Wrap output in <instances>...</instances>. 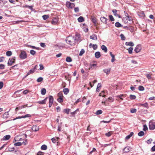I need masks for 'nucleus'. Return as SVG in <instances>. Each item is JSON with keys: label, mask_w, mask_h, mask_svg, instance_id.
Returning <instances> with one entry per match:
<instances>
[{"label": "nucleus", "mask_w": 155, "mask_h": 155, "mask_svg": "<svg viewBox=\"0 0 155 155\" xmlns=\"http://www.w3.org/2000/svg\"><path fill=\"white\" fill-rule=\"evenodd\" d=\"M66 41L68 44L72 46L74 45L76 43L72 36L68 37L66 38Z\"/></svg>", "instance_id": "obj_1"}, {"label": "nucleus", "mask_w": 155, "mask_h": 155, "mask_svg": "<svg viewBox=\"0 0 155 155\" xmlns=\"http://www.w3.org/2000/svg\"><path fill=\"white\" fill-rule=\"evenodd\" d=\"M72 36L73 37L74 39L75 40L76 42L78 41H81V40L80 38V35L78 33H76L75 35Z\"/></svg>", "instance_id": "obj_2"}, {"label": "nucleus", "mask_w": 155, "mask_h": 155, "mask_svg": "<svg viewBox=\"0 0 155 155\" xmlns=\"http://www.w3.org/2000/svg\"><path fill=\"white\" fill-rule=\"evenodd\" d=\"M27 55L26 52L25 51H21L20 55V58L21 59H25L27 58Z\"/></svg>", "instance_id": "obj_3"}, {"label": "nucleus", "mask_w": 155, "mask_h": 155, "mask_svg": "<svg viewBox=\"0 0 155 155\" xmlns=\"http://www.w3.org/2000/svg\"><path fill=\"white\" fill-rule=\"evenodd\" d=\"M149 128L150 130H153L155 129V123L150 121L149 123Z\"/></svg>", "instance_id": "obj_4"}, {"label": "nucleus", "mask_w": 155, "mask_h": 155, "mask_svg": "<svg viewBox=\"0 0 155 155\" xmlns=\"http://www.w3.org/2000/svg\"><path fill=\"white\" fill-rule=\"evenodd\" d=\"M16 58L15 57L12 58H9L8 62V66H11L13 63H14L15 62V59Z\"/></svg>", "instance_id": "obj_5"}, {"label": "nucleus", "mask_w": 155, "mask_h": 155, "mask_svg": "<svg viewBox=\"0 0 155 155\" xmlns=\"http://www.w3.org/2000/svg\"><path fill=\"white\" fill-rule=\"evenodd\" d=\"M27 143V140H25V142L23 141L22 143L20 142L16 143H14V145L15 146H21L22 144H23L24 145H26Z\"/></svg>", "instance_id": "obj_6"}, {"label": "nucleus", "mask_w": 155, "mask_h": 155, "mask_svg": "<svg viewBox=\"0 0 155 155\" xmlns=\"http://www.w3.org/2000/svg\"><path fill=\"white\" fill-rule=\"evenodd\" d=\"M31 117V115L30 114H26L25 115H24V116H19L16 118H15L14 119H13V120H14L17 119H20V118H26V117Z\"/></svg>", "instance_id": "obj_7"}, {"label": "nucleus", "mask_w": 155, "mask_h": 155, "mask_svg": "<svg viewBox=\"0 0 155 155\" xmlns=\"http://www.w3.org/2000/svg\"><path fill=\"white\" fill-rule=\"evenodd\" d=\"M141 49V47L140 45H137L134 49V51L136 53L139 52Z\"/></svg>", "instance_id": "obj_8"}, {"label": "nucleus", "mask_w": 155, "mask_h": 155, "mask_svg": "<svg viewBox=\"0 0 155 155\" xmlns=\"http://www.w3.org/2000/svg\"><path fill=\"white\" fill-rule=\"evenodd\" d=\"M101 21L105 24H107V21L108 19L104 17H101L100 18Z\"/></svg>", "instance_id": "obj_9"}, {"label": "nucleus", "mask_w": 155, "mask_h": 155, "mask_svg": "<svg viewBox=\"0 0 155 155\" xmlns=\"http://www.w3.org/2000/svg\"><path fill=\"white\" fill-rule=\"evenodd\" d=\"M11 137V136L9 135H7L4 136L2 139L1 140H8Z\"/></svg>", "instance_id": "obj_10"}, {"label": "nucleus", "mask_w": 155, "mask_h": 155, "mask_svg": "<svg viewBox=\"0 0 155 155\" xmlns=\"http://www.w3.org/2000/svg\"><path fill=\"white\" fill-rule=\"evenodd\" d=\"M31 129L32 131L36 132L39 130V127L38 126L36 125H33Z\"/></svg>", "instance_id": "obj_11"}, {"label": "nucleus", "mask_w": 155, "mask_h": 155, "mask_svg": "<svg viewBox=\"0 0 155 155\" xmlns=\"http://www.w3.org/2000/svg\"><path fill=\"white\" fill-rule=\"evenodd\" d=\"M117 11L116 9H113L112 10V12L113 13L114 15L116 17H118L119 18H121V16L117 13Z\"/></svg>", "instance_id": "obj_12"}, {"label": "nucleus", "mask_w": 155, "mask_h": 155, "mask_svg": "<svg viewBox=\"0 0 155 155\" xmlns=\"http://www.w3.org/2000/svg\"><path fill=\"white\" fill-rule=\"evenodd\" d=\"M35 70L33 68L30 70L27 73L25 77H26L29 74L33 73L35 72Z\"/></svg>", "instance_id": "obj_13"}, {"label": "nucleus", "mask_w": 155, "mask_h": 155, "mask_svg": "<svg viewBox=\"0 0 155 155\" xmlns=\"http://www.w3.org/2000/svg\"><path fill=\"white\" fill-rule=\"evenodd\" d=\"M90 38L94 40H97V35L94 34L90 36Z\"/></svg>", "instance_id": "obj_14"}, {"label": "nucleus", "mask_w": 155, "mask_h": 155, "mask_svg": "<svg viewBox=\"0 0 155 155\" xmlns=\"http://www.w3.org/2000/svg\"><path fill=\"white\" fill-rule=\"evenodd\" d=\"M111 69L108 68L107 69H104L103 70V71L106 73L107 75L109 74L110 72Z\"/></svg>", "instance_id": "obj_15"}, {"label": "nucleus", "mask_w": 155, "mask_h": 155, "mask_svg": "<svg viewBox=\"0 0 155 155\" xmlns=\"http://www.w3.org/2000/svg\"><path fill=\"white\" fill-rule=\"evenodd\" d=\"M97 64H90L89 69H94L96 67Z\"/></svg>", "instance_id": "obj_16"}, {"label": "nucleus", "mask_w": 155, "mask_h": 155, "mask_svg": "<svg viewBox=\"0 0 155 155\" xmlns=\"http://www.w3.org/2000/svg\"><path fill=\"white\" fill-rule=\"evenodd\" d=\"M95 57L97 58H99L101 56L100 52L97 51L95 53Z\"/></svg>", "instance_id": "obj_17"}, {"label": "nucleus", "mask_w": 155, "mask_h": 155, "mask_svg": "<svg viewBox=\"0 0 155 155\" xmlns=\"http://www.w3.org/2000/svg\"><path fill=\"white\" fill-rule=\"evenodd\" d=\"M125 45L127 46L129 45L132 47H133L134 45V43L131 41H130V42H126L125 43Z\"/></svg>", "instance_id": "obj_18"}, {"label": "nucleus", "mask_w": 155, "mask_h": 155, "mask_svg": "<svg viewBox=\"0 0 155 155\" xmlns=\"http://www.w3.org/2000/svg\"><path fill=\"white\" fill-rule=\"evenodd\" d=\"M110 55L112 57V59L111 60V61L112 62H113L115 60V56L114 54H112V52H110Z\"/></svg>", "instance_id": "obj_19"}, {"label": "nucleus", "mask_w": 155, "mask_h": 155, "mask_svg": "<svg viewBox=\"0 0 155 155\" xmlns=\"http://www.w3.org/2000/svg\"><path fill=\"white\" fill-rule=\"evenodd\" d=\"M101 48L102 50L104 51L105 52H107V48L104 45H103L101 46Z\"/></svg>", "instance_id": "obj_20"}, {"label": "nucleus", "mask_w": 155, "mask_h": 155, "mask_svg": "<svg viewBox=\"0 0 155 155\" xmlns=\"http://www.w3.org/2000/svg\"><path fill=\"white\" fill-rule=\"evenodd\" d=\"M134 133L133 132H131L130 133V134L127 136L125 137V140H128L134 134Z\"/></svg>", "instance_id": "obj_21"}, {"label": "nucleus", "mask_w": 155, "mask_h": 155, "mask_svg": "<svg viewBox=\"0 0 155 155\" xmlns=\"http://www.w3.org/2000/svg\"><path fill=\"white\" fill-rule=\"evenodd\" d=\"M58 23V20L56 18H54L51 21V23L52 24L54 25H56Z\"/></svg>", "instance_id": "obj_22"}, {"label": "nucleus", "mask_w": 155, "mask_h": 155, "mask_svg": "<svg viewBox=\"0 0 155 155\" xmlns=\"http://www.w3.org/2000/svg\"><path fill=\"white\" fill-rule=\"evenodd\" d=\"M130 148L129 147H126L123 149V150L124 152L127 153L129 152L130 150Z\"/></svg>", "instance_id": "obj_23"}, {"label": "nucleus", "mask_w": 155, "mask_h": 155, "mask_svg": "<svg viewBox=\"0 0 155 155\" xmlns=\"http://www.w3.org/2000/svg\"><path fill=\"white\" fill-rule=\"evenodd\" d=\"M78 21L80 22H81L84 21V18L82 16H80L78 19Z\"/></svg>", "instance_id": "obj_24"}, {"label": "nucleus", "mask_w": 155, "mask_h": 155, "mask_svg": "<svg viewBox=\"0 0 155 155\" xmlns=\"http://www.w3.org/2000/svg\"><path fill=\"white\" fill-rule=\"evenodd\" d=\"M49 103H53L54 99L52 96L50 95L49 96Z\"/></svg>", "instance_id": "obj_25"}, {"label": "nucleus", "mask_w": 155, "mask_h": 155, "mask_svg": "<svg viewBox=\"0 0 155 155\" xmlns=\"http://www.w3.org/2000/svg\"><path fill=\"white\" fill-rule=\"evenodd\" d=\"M115 25V26L117 28L121 27L123 26L122 25H121L120 23L118 22H116Z\"/></svg>", "instance_id": "obj_26"}, {"label": "nucleus", "mask_w": 155, "mask_h": 155, "mask_svg": "<svg viewBox=\"0 0 155 155\" xmlns=\"http://www.w3.org/2000/svg\"><path fill=\"white\" fill-rule=\"evenodd\" d=\"M91 20L95 24H96L97 23V19L95 17H94L91 18Z\"/></svg>", "instance_id": "obj_27"}, {"label": "nucleus", "mask_w": 155, "mask_h": 155, "mask_svg": "<svg viewBox=\"0 0 155 155\" xmlns=\"http://www.w3.org/2000/svg\"><path fill=\"white\" fill-rule=\"evenodd\" d=\"M69 89L68 88H65L63 90V91L65 94H67L69 92Z\"/></svg>", "instance_id": "obj_28"}, {"label": "nucleus", "mask_w": 155, "mask_h": 155, "mask_svg": "<svg viewBox=\"0 0 155 155\" xmlns=\"http://www.w3.org/2000/svg\"><path fill=\"white\" fill-rule=\"evenodd\" d=\"M46 90L45 88H43L41 89V94L43 95H44L46 93Z\"/></svg>", "instance_id": "obj_29"}, {"label": "nucleus", "mask_w": 155, "mask_h": 155, "mask_svg": "<svg viewBox=\"0 0 155 155\" xmlns=\"http://www.w3.org/2000/svg\"><path fill=\"white\" fill-rule=\"evenodd\" d=\"M77 112H79V110L78 109H77L75 111L71 112V114L73 116H74L76 114Z\"/></svg>", "instance_id": "obj_30"}, {"label": "nucleus", "mask_w": 155, "mask_h": 155, "mask_svg": "<svg viewBox=\"0 0 155 155\" xmlns=\"http://www.w3.org/2000/svg\"><path fill=\"white\" fill-rule=\"evenodd\" d=\"M66 61L67 62H71L72 61V59L70 57H67Z\"/></svg>", "instance_id": "obj_31"}, {"label": "nucleus", "mask_w": 155, "mask_h": 155, "mask_svg": "<svg viewBox=\"0 0 155 155\" xmlns=\"http://www.w3.org/2000/svg\"><path fill=\"white\" fill-rule=\"evenodd\" d=\"M70 110V109L69 108L64 109L63 110V112L67 114H69Z\"/></svg>", "instance_id": "obj_32"}, {"label": "nucleus", "mask_w": 155, "mask_h": 155, "mask_svg": "<svg viewBox=\"0 0 155 155\" xmlns=\"http://www.w3.org/2000/svg\"><path fill=\"white\" fill-rule=\"evenodd\" d=\"M144 134V132L143 131H141L138 133V135L139 136L142 137L143 136Z\"/></svg>", "instance_id": "obj_33"}, {"label": "nucleus", "mask_w": 155, "mask_h": 155, "mask_svg": "<svg viewBox=\"0 0 155 155\" xmlns=\"http://www.w3.org/2000/svg\"><path fill=\"white\" fill-rule=\"evenodd\" d=\"M47 146L46 145H43L41 147V149L42 150H45L47 149Z\"/></svg>", "instance_id": "obj_34"}, {"label": "nucleus", "mask_w": 155, "mask_h": 155, "mask_svg": "<svg viewBox=\"0 0 155 155\" xmlns=\"http://www.w3.org/2000/svg\"><path fill=\"white\" fill-rule=\"evenodd\" d=\"M49 17L48 15H45L42 16V18L44 20H46Z\"/></svg>", "instance_id": "obj_35"}, {"label": "nucleus", "mask_w": 155, "mask_h": 155, "mask_svg": "<svg viewBox=\"0 0 155 155\" xmlns=\"http://www.w3.org/2000/svg\"><path fill=\"white\" fill-rule=\"evenodd\" d=\"M138 15H139V16L140 17H144L145 16V14L143 12H138Z\"/></svg>", "instance_id": "obj_36"}, {"label": "nucleus", "mask_w": 155, "mask_h": 155, "mask_svg": "<svg viewBox=\"0 0 155 155\" xmlns=\"http://www.w3.org/2000/svg\"><path fill=\"white\" fill-rule=\"evenodd\" d=\"M103 112L101 110H97L95 113V114L96 115H99L102 114Z\"/></svg>", "instance_id": "obj_37"}, {"label": "nucleus", "mask_w": 155, "mask_h": 155, "mask_svg": "<svg viewBox=\"0 0 155 155\" xmlns=\"http://www.w3.org/2000/svg\"><path fill=\"white\" fill-rule=\"evenodd\" d=\"M38 103L40 104H46V102L45 101V100H43L41 101H39L38 102Z\"/></svg>", "instance_id": "obj_38"}, {"label": "nucleus", "mask_w": 155, "mask_h": 155, "mask_svg": "<svg viewBox=\"0 0 155 155\" xmlns=\"http://www.w3.org/2000/svg\"><path fill=\"white\" fill-rule=\"evenodd\" d=\"M129 97L131 100H134L135 99L136 96L134 95L131 94L130 95Z\"/></svg>", "instance_id": "obj_39"}, {"label": "nucleus", "mask_w": 155, "mask_h": 155, "mask_svg": "<svg viewBox=\"0 0 155 155\" xmlns=\"http://www.w3.org/2000/svg\"><path fill=\"white\" fill-rule=\"evenodd\" d=\"M137 111V110L135 108H131L130 110V112L131 113H135Z\"/></svg>", "instance_id": "obj_40"}, {"label": "nucleus", "mask_w": 155, "mask_h": 155, "mask_svg": "<svg viewBox=\"0 0 155 155\" xmlns=\"http://www.w3.org/2000/svg\"><path fill=\"white\" fill-rule=\"evenodd\" d=\"M138 90L140 91H143L144 90V88L142 86H139L138 87Z\"/></svg>", "instance_id": "obj_41"}, {"label": "nucleus", "mask_w": 155, "mask_h": 155, "mask_svg": "<svg viewBox=\"0 0 155 155\" xmlns=\"http://www.w3.org/2000/svg\"><path fill=\"white\" fill-rule=\"evenodd\" d=\"M140 105L141 106H143V107H147V108H148V104L147 102H146L144 104H141Z\"/></svg>", "instance_id": "obj_42"}, {"label": "nucleus", "mask_w": 155, "mask_h": 155, "mask_svg": "<svg viewBox=\"0 0 155 155\" xmlns=\"http://www.w3.org/2000/svg\"><path fill=\"white\" fill-rule=\"evenodd\" d=\"M12 54V52L11 51H8L6 52V55L8 56H10Z\"/></svg>", "instance_id": "obj_43"}, {"label": "nucleus", "mask_w": 155, "mask_h": 155, "mask_svg": "<svg viewBox=\"0 0 155 155\" xmlns=\"http://www.w3.org/2000/svg\"><path fill=\"white\" fill-rule=\"evenodd\" d=\"M133 48L132 47H130L128 49V52L130 54H131L132 53V51L133 50Z\"/></svg>", "instance_id": "obj_44"}, {"label": "nucleus", "mask_w": 155, "mask_h": 155, "mask_svg": "<svg viewBox=\"0 0 155 155\" xmlns=\"http://www.w3.org/2000/svg\"><path fill=\"white\" fill-rule=\"evenodd\" d=\"M85 51L84 49H82L80 52V53L79 54V56H81L84 53Z\"/></svg>", "instance_id": "obj_45"}, {"label": "nucleus", "mask_w": 155, "mask_h": 155, "mask_svg": "<svg viewBox=\"0 0 155 155\" xmlns=\"http://www.w3.org/2000/svg\"><path fill=\"white\" fill-rule=\"evenodd\" d=\"M57 101L59 103L62 102L63 101V97H59L58 98Z\"/></svg>", "instance_id": "obj_46"}, {"label": "nucleus", "mask_w": 155, "mask_h": 155, "mask_svg": "<svg viewBox=\"0 0 155 155\" xmlns=\"http://www.w3.org/2000/svg\"><path fill=\"white\" fill-rule=\"evenodd\" d=\"M148 130V128L146 124L143 125V130L144 131H146Z\"/></svg>", "instance_id": "obj_47"}, {"label": "nucleus", "mask_w": 155, "mask_h": 155, "mask_svg": "<svg viewBox=\"0 0 155 155\" xmlns=\"http://www.w3.org/2000/svg\"><path fill=\"white\" fill-rule=\"evenodd\" d=\"M71 3L69 2H66V5L68 8H70Z\"/></svg>", "instance_id": "obj_48"}, {"label": "nucleus", "mask_w": 155, "mask_h": 155, "mask_svg": "<svg viewBox=\"0 0 155 155\" xmlns=\"http://www.w3.org/2000/svg\"><path fill=\"white\" fill-rule=\"evenodd\" d=\"M43 80V78L41 77H40L38 78V79L37 80V81L38 82H40L41 81Z\"/></svg>", "instance_id": "obj_49"}, {"label": "nucleus", "mask_w": 155, "mask_h": 155, "mask_svg": "<svg viewBox=\"0 0 155 155\" xmlns=\"http://www.w3.org/2000/svg\"><path fill=\"white\" fill-rule=\"evenodd\" d=\"M120 36L122 40H124L125 39V37L123 34H120Z\"/></svg>", "instance_id": "obj_50"}, {"label": "nucleus", "mask_w": 155, "mask_h": 155, "mask_svg": "<svg viewBox=\"0 0 155 155\" xmlns=\"http://www.w3.org/2000/svg\"><path fill=\"white\" fill-rule=\"evenodd\" d=\"M30 53L31 54L34 55L35 54L36 51L33 50H31L30 51Z\"/></svg>", "instance_id": "obj_51"}, {"label": "nucleus", "mask_w": 155, "mask_h": 155, "mask_svg": "<svg viewBox=\"0 0 155 155\" xmlns=\"http://www.w3.org/2000/svg\"><path fill=\"white\" fill-rule=\"evenodd\" d=\"M111 134H112V132L111 131H110V132H108V133H106L105 134V135L107 137H110L111 135Z\"/></svg>", "instance_id": "obj_52"}, {"label": "nucleus", "mask_w": 155, "mask_h": 155, "mask_svg": "<svg viewBox=\"0 0 155 155\" xmlns=\"http://www.w3.org/2000/svg\"><path fill=\"white\" fill-rule=\"evenodd\" d=\"M109 19L111 21H113L114 20V19L112 15H109Z\"/></svg>", "instance_id": "obj_53"}, {"label": "nucleus", "mask_w": 155, "mask_h": 155, "mask_svg": "<svg viewBox=\"0 0 155 155\" xmlns=\"http://www.w3.org/2000/svg\"><path fill=\"white\" fill-rule=\"evenodd\" d=\"M147 78L149 80L151 78V76L150 74H147L146 75Z\"/></svg>", "instance_id": "obj_54"}, {"label": "nucleus", "mask_w": 155, "mask_h": 155, "mask_svg": "<svg viewBox=\"0 0 155 155\" xmlns=\"http://www.w3.org/2000/svg\"><path fill=\"white\" fill-rule=\"evenodd\" d=\"M51 140L54 143H55L57 141V140H56V138H55L54 137L52 138L51 139Z\"/></svg>", "instance_id": "obj_55"}, {"label": "nucleus", "mask_w": 155, "mask_h": 155, "mask_svg": "<svg viewBox=\"0 0 155 155\" xmlns=\"http://www.w3.org/2000/svg\"><path fill=\"white\" fill-rule=\"evenodd\" d=\"M58 96L59 97H63V95L62 92H60L58 94Z\"/></svg>", "instance_id": "obj_56"}, {"label": "nucleus", "mask_w": 155, "mask_h": 155, "mask_svg": "<svg viewBox=\"0 0 155 155\" xmlns=\"http://www.w3.org/2000/svg\"><path fill=\"white\" fill-rule=\"evenodd\" d=\"M5 65L3 64H0V69H3L5 68Z\"/></svg>", "instance_id": "obj_57"}, {"label": "nucleus", "mask_w": 155, "mask_h": 155, "mask_svg": "<svg viewBox=\"0 0 155 155\" xmlns=\"http://www.w3.org/2000/svg\"><path fill=\"white\" fill-rule=\"evenodd\" d=\"M18 64H16L14 66H13L12 67V68L15 69H18Z\"/></svg>", "instance_id": "obj_58"}, {"label": "nucleus", "mask_w": 155, "mask_h": 155, "mask_svg": "<svg viewBox=\"0 0 155 155\" xmlns=\"http://www.w3.org/2000/svg\"><path fill=\"white\" fill-rule=\"evenodd\" d=\"M15 150L14 147H12L11 148H8V150L7 151L12 152L13 151Z\"/></svg>", "instance_id": "obj_59"}, {"label": "nucleus", "mask_w": 155, "mask_h": 155, "mask_svg": "<svg viewBox=\"0 0 155 155\" xmlns=\"http://www.w3.org/2000/svg\"><path fill=\"white\" fill-rule=\"evenodd\" d=\"M74 11L75 12H79V9L78 7H75L74 8Z\"/></svg>", "instance_id": "obj_60"}, {"label": "nucleus", "mask_w": 155, "mask_h": 155, "mask_svg": "<svg viewBox=\"0 0 155 155\" xmlns=\"http://www.w3.org/2000/svg\"><path fill=\"white\" fill-rule=\"evenodd\" d=\"M92 48L94 50H96L97 48V45L96 44L93 45Z\"/></svg>", "instance_id": "obj_61"}, {"label": "nucleus", "mask_w": 155, "mask_h": 155, "mask_svg": "<svg viewBox=\"0 0 155 155\" xmlns=\"http://www.w3.org/2000/svg\"><path fill=\"white\" fill-rule=\"evenodd\" d=\"M127 20H128L129 21H132V18L129 15H127V18H126Z\"/></svg>", "instance_id": "obj_62"}, {"label": "nucleus", "mask_w": 155, "mask_h": 155, "mask_svg": "<svg viewBox=\"0 0 155 155\" xmlns=\"http://www.w3.org/2000/svg\"><path fill=\"white\" fill-rule=\"evenodd\" d=\"M153 140L152 139H150L148 140H147V143L149 144L150 143H151V142Z\"/></svg>", "instance_id": "obj_63"}, {"label": "nucleus", "mask_w": 155, "mask_h": 155, "mask_svg": "<svg viewBox=\"0 0 155 155\" xmlns=\"http://www.w3.org/2000/svg\"><path fill=\"white\" fill-rule=\"evenodd\" d=\"M44 153L42 152L39 151L37 153V155H44Z\"/></svg>", "instance_id": "obj_64"}]
</instances>
